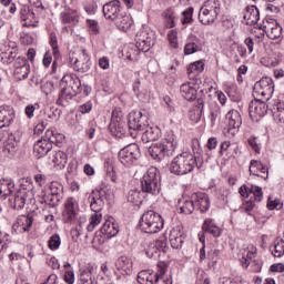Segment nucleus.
<instances>
[{"mask_svg":"<svg viewBox=\"0 0 284 284\" xmlns=\"http://www.w3.org/2000/svg\"><path fill=\"white\" fill-rule=\"evenodd\" d=\"M176 148H179V138L174 133H169L163 142L149 148V154L153 161L161 163L166 156H174Z\"/></svg>","mask_w":284,"mask_h":284,"instance_id":"f257e3e1","label":"nucleus"},{"mask_svg":"<svg viewBox=\"0 0 284 284\" xmlns=\"http://www.w3.org/2000/svg\"><path fill=\"white\" fill-rule=\"evenodd\" d=\"M194 168L201 169V165L196 161V155L190 152L178 154L169 165L171 174H175V176H185V174L194 172Z\"/></svg>","mask_w":284,"mask_h":284,"instance_id":"f03ea898","label":"nucleus"},{"mask_svg":"<svg viewBox=\"0 0 284 284\" xmlns=\"http://www.w3.org/2000/svg\"><path fill=\"white\" fill-rule=\"evenodd\" d=\"M61 92L59 94L58 101L63 103V101H70L72 97L81 94L83 85L81 84V79L77 75H64L60 81Z\"/></svg>","mask_w":284,"mask_h":284,"instance_id":"7ed1b4c3","label":"nucleus"},{"mask_svg":"<svg viewBox=\"0 0 284 284\" xmlns=\"http://www.w3.org/2000/svg\"><path fill=\"white\" fill-rule=\"evenodd\" d=\"M64 136L53 130H47L44 136L33 145V154L38 159H43L52 150V145L61 143Z\"/></svg>","mask_w":284,"mask_h":284,"instance_id":"20e7f679","label":"nucleus"},{"mask_svg":"<svg viewBox=\"0 0 284 284\" xmlns=\"http://www.w3.org/2000/svg\"><path fill=\"white\" fill-rule=\"evenodd\" d=\"M165 225L161 214L155 211H146L140 220V227L145 234H158Z\"/></svg>","mask_w":284,"mask_h":284,"instance_id":"39448f33","label":"nucleus"},{"mask_svg":"<svg viewBox=\"0 0 284 284\" xmlns=\"http://www.w3.org/2000/svg\"><path fill=\"white\" fill-rule=\"evenodd\" d=\"M142 192L146 194H159L161 192V176L159 170L151 166L141 179Z\"/></svg>","mask_w":284,"mask_h":284,"instance_id":"423d86ee","label":"nucleus"},{"mask_svg":"<svg viewBox=\"0 0 284 284\" xmlns=\"http://www.w3.org/2000/svg\"><path fill=\"white\" fill-rule=\"evenodd\" d=\"M71 67L75 72L84 74V72H90L92 68V61L90 60V54L85 49H80L72 52L69 57Z\"/></svg>","mask_w":284,"mask_h":284,"instance_id":"0eeeda50","label":"nucleus"},{"mask_svg":"<svg viewBox=\"0 0 284 284\" xmlns=\"http://www.w3.org/2000/svg\"><path fill=\"white\" fill-rule=\"evenodd\" d=\"M219 12H221V2L219 0H207L200 9L199 20L203 26H210V23L216 21Z\"/></svg>","mask_w":284,"mask_h":284,"instance_id":"6e6552de","label":"nucleus"},{"mask_svg":"<svg viewBox=\"0 0 284 284\" xmlns=\"http://www.w3.org/2000/svg\"><path fill=\"white\" fill-rule=\"evenodd\" d=\"M168 272V264L165 262L158 263V272L152 271H141L138 273V283L139 284H156Z\"/></svg>","mask_w":284,"mask_h":284,"instance_id":"1a4fd4ad","label":"nucleus"},{"mask_svg":"<svg viewBox=\"0 0 284 284\" xmlns=\"http://www.w3.org/2000/svg\"><path fill=\"white\" fill-rule=\"evenodd\" d=\"M139 156H141V152L139 151V145L134 143L124 146L119 152V161L124 168L136 165Z\"/></svg>","mask_w":284,"mask_h":284,"instance_id":"9d476101","label":"nucleus"},{"mask_svg":"<svg viewBox=\"0 0 284 284\" xmlns=\"http://www.w3.org/2000/svg\"><path fill=\"white\" fill-rule=\"evenodd\" d=\"M63 199V184L59 182H51L49 185V193L42 196L41 203L49 207H57Z\"/></svg>","mask_w":284,"mask_h":284,"instance_id":"9b49d317","label":"nucleus"},{"mask_svg":"<svg viewBox=\"0 0 284 284\" xmlns=\"http://www.w3.org/2000/svg\"><path fill=\"white\" fill-rule=\"evenodd\" d=\"M255 97H262V100L270 101L274 94V80L272 78H262L254 84L253 88Z\"/></svg>","mask_w":284,"mask_h":284,"instance_id":"f8f14e48","label":"nucleus"},{"mask_svg":"<svg viewBox=\"0 0 284 284\" xmlns=\"http://www.w3.org/2000/svg\"><path fill=\"white\" fill-rule=\"evenodd\" d=\"M135 48L139 52H150V48L154 45V31L150 29H143L135 37Z\"/></svg>","mask_w":284,"mask_h":284,"instance_id":"ddd939ff","label":"nucleus"},{"mask_svg":"<svg viewBox=\"0 0 284 284\" xmlns=\"http://www.w3.org/2000/svg\"><path fill=\"white\" fill-rule=\"evenodd\" d=\"M272 109V102L268 104L265 103V100H253L248 104V114L252 121H261L265 114H267V110Z\"/></svg>","mask_w":284,"mask_h":284,"instance_id":"4468645a","label":"nucleus"},{"mask_svg":"<svg viewBox=\"0 0 284 284\" xmlns=\"http://www.w3.org/2000/svg\"><path fill=\"white\" fill-rule=\"evenodd\" d=\"M77 214H79V201L77 197H68L62 212L64 223H74Z\"/></svg>","mask_w":284,"mask_h":284,"instance_id":"2eb2a0df","label":"nucleus"},{"mask_svg":"<svg viewBox=\"0 0 284 284\" xmlns=\"http://www.w3.org/2000/svg\"><path fill=\"white\" fill-rule=\"evenodd\" d=\"M161 252H163V254L168 252V240H165V237L150 242L145 250V254L149 258H159Z\"/></svg>","mask_w":284,"mask_h":284,"instance_id":"dca6fc26","label":"nucleus"},{"mask_svg":"<svg viewBox=\"0 0 284 284\" xmlns=\"http://www.w3.org/2000/svg\"><path fill=\"white\" fill-rule=\"evenodd\" d=\"M102 12L104 14V18L108 19V21H114L118 17H121V13L123 12V7H121V1L112 0L105 3L102 7Z\"/></svg>","mask_w":284,"mask_h":284,"instance_id":"f3484780","label":"nucleus"},{"mask_svg":"<svg viewBox=\"0 0 284 284\" xmlns=\"http://www.w3.org/2000/svg\"><path fill=\"white\" fill-rule=\"evenodd\" d=\"M145 121H148V116L143 115V112H130L128 120L129 130H133V132H141V130H143V126L145 125Z\"/></svg>","mask_w":284,"mask_h":284,"instance_id":"a211bd4d","label":"nucleus"},{"mask_svg":"<svg viewBox=\"0 0 284 284\" xmlns=\"http://www.w3.org/2000/svg\"><path fill=\"white\" fill-rule=\"evenodd\" d=\"M89 203L92 212L101 214V210L105 205V191H93L89 195Z\"/></svg>","mask_w":284,"mask_h":284,"instance_id":"6ab92c4d","label":"nucleus"},{"mask_svg":"<svg viewBox=\"0 0 284 284\" xmlns=\"http://www.w3.org/2000/svg\"><path fill=\"white\" fill-rule=\"evenodd\" d=\"M169 241L173 250H181L185 241V231L183 226L178 225L170 231Z\"/></svg>","mask_w":284,"mask_h":284,"instance_id":"aec40b11","label":"nucleus"},{"mask_svg":"<svg viewBox=\"0 0 284 284\" xmlns=\"http://www.w3.org/2000/svg\"><path fill=\"white\" fill-rule=\"evenodd\" d=\"M225 119L230 134H236V132H239V128H241L243 123L241 113L236 110H231L226 113Z\"/></svg>","mask_w":284,"mask_h":284,"instance_id":"412c9836","label":"nucleus"},{"mask_svg":"<svg viewBox=\"0 0 284 284\" xmlns=\"http://www.w3.org/2000/svg\"><path fill=\"white\" fill-rule=\"evenodd\" d=\"M32 196H34V194L30 190H27V189L18 190L13 196L14 210H23L26 207L27 201H32Z\"/></svg>","mask_w":284,"mask_h":284,"instance_id":"4be33fe9","label":"nucleus"},{"mask_svg":"<svg viewBox=\"0 0 284 284\" xmlns=\"http://www.w3.org/2000/svg\"><path fill=\"white\" fill-rule=\"evenodd\" d=\"M201 82H196L191 80L190 82H185L180 87V92L186 101H194L196 99V92L199 90V85Z\"/></svg>","mask_w":284,"mask_h":284,"instance_id":"5701e85b","label":"nucleus"},{"mask_svg":"<svg viewBox=\"0 0 284 284\" xmlns=\"http://www.w3.org/2000/svg\"><path fill=\"white\" fill-rule=\"evenodd\" d=\"M14 109L10 105L0 106V130L3 128H10L14 121Z\"/></svg>","mask_w":284,"mask_h":284,"instance_id":"b1692460","label":"nucleus"},{"mask_svg":"<svg viewBox=\"0 0 284 284\" xmlns=\"http://www.w3.org/2000/svg\"><path fill=\"white\" fill-rule=\"evenodd\" d=\"M115 267L123 276H132V272H134V263L128 256L119 257L115 262Z\"/></svg>","mask_w":284,"mask_h":284,"instance_id":"393cba45","label":"nucleus"},{"mask_svg":"<svg viewBox=\"0 0 284 284\" xmlns=\"http://www.w3.org/2000/svg\"><path fill=\"white\" fill-rule=\"evenodd\" d=\"M19 17L21 21H24L23 26L27 28L34 27V23L37 22V14H34V11H32L28 4H22L20 7Z\"/></svg>","mask_w":284,"mask_h":284,"instance_id":"a878e982","label":"nucleus"},{"mask_svg":"<svg viewBox=\"0 0 284 284\" xmlns=\"http://www.w3.org/2000/svg\"><path fill=\"white\" fill-rule=\"evenodd\" d=\"M195 210H199L202 214L210 210V196L203 192L192 194Z\"/></svg>","mask_w":284,"mask_h":284,"instance_id":"bb28decb","label":"nucleus"},{"mask_svg":"<svg viewBox=\"0 0 284 284\" xmlns=\"http://www.w3.org/2000/svg\"><path fill=\"white\" fill-rule=\"evenodd\" d=\"M205 70V62L203 60H197L193 63H191L187 67V74L190 81H196V83H201V78L199 74Z\"/></svg>","mask_w":284,"mask_h":284,"instance_id":"cd10ccee","label":"nucleus"},{"mask_svg":"<svg viewBox=\"0 0 284 284\" xmlns=\"http://www.w3.org/2000/svg\"><path fill=\"white\" fill-rule=\"evenodd\" d=\"M250 174L253 176H261L264 181H267V176H270V171L267 166H265L261 161L252 160L248 169Z\"/></svg>","mask_w":284,"mask_h":284,"instance_id":"c85d7f7f","label":"nucleus"},{"mask_svg":"<svg viewBox=\"0 0 284 284\" xmlns=\"http://www.w3.org/2000/svg\"><path fill=\"white\" fill-rule=\"evenodd\" d=\"M101 234L103 236H106L108 239H113V236H116L119 234V225L114 223V217L109 216L102 227L100 229Z\"/></svg>","mask_w":284,"mask_h":284,"instance_id":"c756f323","label":"nucleus"},{"mask_svg":"<svg viewBox=\"0 0 284 284\" xmlns=\"http://www.w3.org/2000/svg\"><path fill=\"white\" fill-rule=\"evenodd\" d=\"M243 19L246 26H256L261 19L258 8H256V6L246 7Z\"/></svg>","mask_w":284,"mask_h":284,"instance_id":"7c9ffc66","label":"nucleus"},{"mask_svg":"<svg viewBox=\"0 0 284 284\" xmlns=\"http://www.w3.org/2000/svg\"><path fill=\"white\" fill-rule=\"evenodd\" d=\"M115 27L121 30V32H128L132 26H134V20L132 17L125 12H121V14L113 21Z\"/></svg>","mask_w":284,"mask_h":284,"instance_id":"2f4dec72","label":"nucleus"},{"mask_svg":"<svg viewBox=\"0 0 284 284\" xmlns=\"http://www.w3.org/2000/svg\"><path fill=\"white\" fill-rule=\"evenodd\" d=\"M203 50V42L196 36H191L184 47V54H194Z\"/></svg>","mask_w":284,"mask_h":284,"instance_id":"473e14b6","label":"nucleus"},{"mask_svg":"<svg viewBox=\"0 0 284 284\" xmlns=\"http://www.w3.org/2000/svg\"><path fill=\"white\" fill-rule=\"evenodd\" d=\"M14 192V181L10 178H2L0 180V196L8 199Z\"/></svg>","mask_w":284,"mask_h":284,"instance_id":"72a5a7b5","label":"nucleus"},{"mask_svg":"<svg viewBox=\"0 0 284 284\" xmlns=\"http://www.w3.org/2000/svg\"><path fill=\"white\" fill-rule=\"evenodd\" d=\"M264 32L272 41H276L283 38V27L278 23H273L264 27Z\"/></svg>","mask_w":284,"mask_h":284,"instance_id":"f704fd0d","label":"nucleus"},{"mask_svg":"<svg viewBox=\"0 0 284 284\" xmlns=\"http://www.w3.org/2000/svg\"><path fill=\"white\" fill-rule=\"evenodd\" d=\"M271 112L275 123H284V102H272Z\"/></svg>","mask_w":284,"mask_h":284,"instance_id":"c9c22d12","label":"nucleus"},{"mask_svg":"<svg viewBox=\"0 0 284 284\" xmlns=\"http://www.w3.org/2000/svg\"><path fill=\"white\" fill-rule=\"evenodd\" d=\"M178 206H179L181 214H192V212H194V210H196L192 195H191V197H182L179 201Z\"/></svg>","mask_w":284,"mask_h":284,"instance_id":"e433bc0d","label":"nucleus"},{"mask_svg":"<svg viewBox=\"0 0 284 284\" xmlns=\"http://www.w3.org/2000/svg\"><path fill=\"white\" fill-rule=\"evenodd\" d=\"M19 140H17V136L11 133L3 142L2 152L6 154H12L13 152H17Z\"/></svg>","mask_w":284,"mask_h":284,"instance_id":"4c0bfd02","label":"nucleus"},{"mask_svg":"<svg viewBox=\"0 0 284 284\" xmlns=\"http://www.w3.org/2000/svg\"><path fill=\"white\" fill-rule=\"evenodd\" d=\"M256 256V247L255 246H248L247 248H244L242 251V257L240 258L242 267L247 270L250 267V261Z\"/></svg>","mask_w":284,"mask_h":284,"instance_id":"58836bf2","label":"nucleus"},{"mask_svg":"<svg viewBox=\"0 0 284 284\" xmlns=\"http://www.w3.org/2000/svg\"><path fill=\"white\" fill-rule=\"evenodd\" d=\"M52 163L55 169L63 170L68 165V154L63 151H57L52 155Z\"/></svg>","mask_w":284,"mask_h":284,"instance_id":"ea45409f","label":"nucleus"},{"mask_svg":"<svg viewBox=\"0 0 284 284\" xmlns=\"http://www.w3.org/2000/svg\"><path fill=\"white\" fill-rule=\"evenodd\" d=\"M202 230L207 234H212V236H215V239H217L222 234L221 227L216 226L214 220L212 219H206L204 221Z\"/></svg>","mask_w":284,"mask_h":284,"instance_id":"a19ab883","label":"nucleus"},{"mask_svg":"<svg viewBox=\"0 0 284 284\" xmlns=\"http://www.w3.org/2000/svg\"><path fill=\"white\" fill-rule=\"evenodd\" d=\"M159 136H161V130H159V128L149 126L142 134V141L143 143H150L158 141Z\"/></svg>","mask_w":284,"mask_h":284,"instance_id":"79ce46f5","label":"nucleus"},{"mask_svg":"<svg viewBox=\"0 0 284 284\" xmlns=\"http://www.w3.org/2000/svg\"><path fill=\"white\" fill-rule=\"evenodd\" d=\"M162 17L164 19V26L168 29H172L176 26V13L172 9H166L163 13Z\"/></svg>","mask_w":284,"mask_h":284,"instance_id":"37998d69","label":"nucleus"},{"mask_svg":"<svg viewBox=\"0 0 284 284\" xmlns=\"http://www.w3.org/2000/svg\"><path fill=\"white\" fill-rule=\"evenodd\" d=\"M272 250V254L273 256L281 258V256H284V240L282 237H277L274 243H273V247Z\"/></svg>","mask_w":284,"mask_h":284,"instance_id":"c03bdc74","label":"nucleus"},{"mask_svg":"<svg viewBox=\"0 0 284 284\" xmlns=\"http://www.w3.org/2000/svg\"><path fill=\"white\" fill-rule=\"evenodd\" d=\"M128 203H132V205H141L143 203V199L141 197V191L131 190L126 196Z\"/></svg>","mask_w":284,"mask_h":284,"instance_id":"a18cd8bd","label":"nucleus"},{"mask_svg":"<svg viewBox=\"0 0 284 284\" xmlns=\"http://www.w3.org/2000/svg\"><path fill=\"white\" fill-rule=\"evenodd\" d=\"M103 219V214L101 213H94L89 219V224L87 225L88 232H94V229L97 225H100L101 221Z\"/></svg>","mask_w":284,"mask_h":284,"instance_id":"49530a36","label":"nucleus"},{"mask_svg":"<svg viewBox=\"0 0 284 284\" xmlns=\"http://www.w3.org/2000/svg\"><path fill=\"white\" fill-rule=\"evenodd\" d=\"M60 17L62 23H68L69 26H77V23H79V17L77 13L62 12Z\"/></svg>","mask_w":284,"mask_h":284,"instance_id":"de8ad7c7","label":"nucleus"},{"mask_svg":"<svg viewBox=\"0 0 284 284\" xmlns=\"http://www.w3.org/2000/svg\"><path fill=\"white\" fill-rule=\"evenodd\" d=\"M250 194L253 195L251 197L254 203H261V201H263V189L261 186L251 185Z\"/></svg>","mask_w":284,"mask_h":284,"instance_id":"09e8293b","label":"nucleus"},{"mask_svg":"<svg viewBox=\"0 0 284 284\" xmlns=\"http://www.w3.org/2000/svg\"><path fill=\"white\" fill-rule=\"evenodd\" d=\"M13 74L17 81H24L30 75V67L16 68Z\"/></svg>","mask_w":284,"mask_h":284,"instance_id":"8fccbe9b","label":"nucleus"},{"mask_svg":"<svg viewBox=\"0 0 284 284\" xmlns=\"http://www.w3.org/2000/svg\"><path fill=\"white\" fill-rule=\"evenodd\" d=\"M32 223H34V219L32 215L22 216L19 220V224L21 225L23 232H30L32 229Z\"/></svg>","mask_w":284,"mask_h":284,"instance_id":"3c124183","label":"nucleus"},{"mask_svg":"<svg viewBox=\"0 0 284 284\" xmlns=\"http://www.w3.org/2000/svg\"><path fill=\"white\" fill-rule=\"evenodd\" d=\"M50 47L52 48V54L54 57V59H59L61 57V53L59 52V42L57 40V34L55 33H51L50 34Z\"/></svg>","mask_w":284,"mask_h":284,"instance_id":"603ef678","label":"nucleus"},{"mask_svg":"<svg viewBox=\"0 0 284 284\" xmlns=\"http://www.w3.org/2000/svg\"><path fill=\"white\" fill-rule=\"evenodd\" d=\"M210 116H211V122L216 123L217 119H221V106H219L216 103H211Z\"/></svg>","mask_w":284,"mask_h":284,"instance_id":"864d4df0","label":"nucleus"},{"mask_svg":"<svg viewBox=\"0 0 284 284\" xmlns=\"http://www.w3.org/2000/svg\"><path fill=\"white\" fill-rule=\"evenodd\" d=\"M254 207H256V203L254 202V200H252V197H250L248 201H246L242 204L240 210L244 214H247L248 216H252V211L254 210Z\"/></svg>","mask_w":284,"mask_h":284,"instance_id":"5fc2aeb1","label":"nucleus"},{"mask_svg":"<svg viewBox=\"0 0 284 284\" xmlns=\"http://www.w3.org/2000/svg\"><path fill=\"white\" fill-rule=\"evenodd\" d=\"M192 14H194V8L189 7L182 12L181 23L183 26H187V23H192Z\"/></svg>","mask_w":284,"mask_h":284,"instance_id":"6e6d98bb","label":"nucleus"},{"mask_svg":"<svg viewBox=\"0 0 284 284\" xmlns=\"http://www.w3.org/2000/svg\"><path fill=\"white\" fill-rule=\"evenodd\" d=\"M48 246L52 251L59 250V247H61V236H59V234H53L48 241Z\"/></svg>","mask_w":284,"mask_h":284,"instance_id":"4d7b16f0","label":"nucleus"},{"mask_svg":"<svg viewBox=\"0 0 284 284\" xmlns=\"http://www.w3.org/2000/svg\"><path fill=\"white\" fill-rule=\"evenodd\" d=\"M225 92L232 101H239V91L235 84L227 85Z\"/></svg>","mask_w":284,"mask_h":284,"instance_id":"13d9d810","label":"nucleus"},{"mask_svg":"<svg viewBox=\"0 0 284 284\" xmlns=\"http://www.w3.org/2000/svg\"><path fill=\"white\" fill-rule=\"evenodd\" d=\"M168 39L172 48H179V32L176 30L169 31Z\"/></svg>","mask_w":284,"mask_h":284,"instance_id":"bf43d9fd","label":"nucleus"},{"mask_svg":"<svg viewBox=\"0 0 284 284\" xmlns=\"http://www.w3.org/2000/svg\"><path fill=\"white\" fill-rule=\"evenodd\" d=\"M40 108H41V105L39 103L28 104L24 108V114H26L27 119H32L34 116V111L40 110Z\"/></svg>","mask_w":284,"mask_h":284,"instance_id":"052dcab7","label":"nucleus"},{"mask_svg":"<svg viewBox=\"0 0 284 284\" xmlns=\"http://www.w3.org/2000/svg\"><path fill=\"white\" fill-rule=\"evenodd\" d=\"M87 23L92 34H99V22L97 20H87Z\"/></svg>","mask_w":284,"mask_h":284,"instance_id":"680f3d73","label":"nucleus"},{"mask_svg":"<svg viewBox=\"0 0 284 284\" xmlns=\"http://www.w3.org/2000/svg\"><path fill=\"white\" fill-rule=\"evenodd\" d=\"M26 67H30V64L28 63V59L23 57L17 58L14 62V70H17V68H26Z\"/></svg>","mask_w":284,"mask_h":284,"instance_id":"e2e57ef3","label":"nucleus"},{"mask_svg":"<svg viewBox=\"0 0 284 284\" xmlns=\"http://www.w3.org/2000/svg\"><path fill=\"white\" fill-rule=\"evenodd\" d=\"M99 68H101V70H110V58L109 57L100 58Z\"/></svg>","mask_w":284,"mask_h":284,"instance_id":"0e129e2a","label":"nucleus"},{"mask_svg":"<svg viewBox=\"0 0 284 284\" xmlns=\"http://www.w3.org/2000/svg\"><path fill=\"white\" fill-rule=\"evenodd\" d=\"M248 145L256 152V154H261V144H258L256 138L248 139Z\"/></svg>","mask_w":284,"mask_h":284,"instance_id":"69168bd1","label":"nucleus"},{"mask_svg":"<svg viewBox=\"0 0 284 284\" xmlns=\"http://www.w3.org/2000/svg\"><path fill=\"white\" fill-rule=\"evenodd\" d=\"M79 112H81V114H89V112H92V102L88 101L84 104L80 105Z\"/></svg>","mask_w":284,"mask_h":284,"instance_id":"338daca9","label":"nucleus"},{"mask_svg":"<svg viewBox=\"0 0 284 284\" xmlns=\"http://www.w3.org/2000/svg\"><path fill=\"white\" fill-rule=\"evenodd\" d=\"M64 281L68 284H74V272L72 271H67L64 273Z\"/></svg>","mask_w":284,"mask_h":284,"instance_id":"774afa93","label":"nucleus"}]
</instances>
